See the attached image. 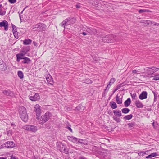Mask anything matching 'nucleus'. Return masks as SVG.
Masks as SVG:
<instances>
[{"label":"nucleus","mask_w":159,"mask_h":159,"mask_svg":"<svg viewBox=\"0 0 159 159\" xmlns=\"http://www.w3.org/2000/svg\"><path fill=\"white\" fill-rule=\"evenodd\" d=\"M19 111L20 116L22 120L25 122H26L28 120V116L25 107L23 106L20 107L19 108Z\"/></svg>","instance_id":"f257e3e1"},{"label":"nucleus","mask_w":159,"mask_h":159,"mask_svg":"<svg viewBox=\"0 0 159 159\" xmlns=\"http://www.w3.org/2000/svg\"><path fill=\"white\" fill-rule=\"evenodd\" d=\"M52 116V115L51 113L49 112H46L43 115H42L40 118H39V123L40 124H44L49 120Z\"/></svg>","instance_id":"f03ea898"},{"label":"nucleus","mask_w":159,"mask_h":159,"mask_svg":"<svg viewBox=\"0 0 159 159\" xmlns=\"http://www.w3.org/2000/svg\"><path fill=\"white\" fill-rule=\"evenodd\" d=\"M46 27V25L44 24L38 23L32 26V29L34 31L41 32L45 31Z\"/></svg>","instance_id":"7ed1b4c3"},{"label":"nucleus","mask_w":159,"mask_h":159,"mask_svg":"<svg viewBox=\"0 0 159 159\" xmlns=\"http://www.w3.org/2000/svg\"><path fill=\"white\" fill-rule=\"evenodd\" d=\"M102 41L105 43L112 42L116 40V39L113 35L109 34L105 35H102L101 37Z\"/></svg>","instance_id":"20e7f679"},{"label":"nucleus","mask_w":159,"mask_h":159,"mask_svg":"<svg viewBox=\"0 0 159 159\" xmlns=\"http://www.w3.org/2000/svg\"><path fill=\"white\" fill-rule=\"evenodd\" d=\"M23 128L25 130L34 133L36 132L38 129L37 126L33 125H25L23 126Z\"/></svg>","instance_id":"39448f33"},{"label":"nucleus","mask_w":159,"mask_h":159,"mask_svg":"<svg viewBox=\"0 0 159 159\" xmlns=\"http://www.w3.org/2000/svg\"><path fill=\"white\" fill-rule=\"evenodd\" d=\"M58 149L61 152H64L66 154H67L68 153V149L66 147V145L64 144L63 143H60L58 147Z\"/></svg>","instance_id":"423d86ee"},{"label":"nucleus","mask_w":159,"mask_h":159,"mask_svg":"<svg viewBox=\"0 0 159 159\" xmlns=\"http://www.w3.org/2000/svg\"><path fill=\"white\" fill-rule=\"evenodd\" d=\"M36 115V118L37 119H39L40 116L41 114V109L40 106L38 104L36 105L34 107Z\"/></svg>","instance_id":"0eeeda50"},{"label":"nucleus","mask_w":159,"mask_h":159,"mask_svg":"<svg viewBox=\"0 0 159 159\" xmlns=\"http://www.w3.org/2000/svg\"><path fill=\"white\" fill-rule=\"evenodd\" d=\"M4 146L3 147H5V148H13L15 146V144L13 141H8L5 143L4 144Z\"/></svg>","instance_id":"6e6552de"},{"label":"nucleus","mask_w":159,"mask_h":159,"mask_svg":"<svg viewBox=\"0 0 159 159\" xmlns=\"http://www.w3.org/2000/svg\"><path fill=\"white\" fill-rule=\"evenodd\" d=\"M4 27V29L5 30H8V22L6 20H4L0 22V27Z\"/></svg>","instance_id":"1a4fd4ad"},{"label":"nucleus","mask_w":159,"mask_h":159,"mask_svg":"<svg viewBox=\"0 0 159 159\" xmlns=\"http://www.w3.org/2000/svg\"><path fill=\"white\" fill-rule=\"evenodd\" d=\"M29 99L32 101H35L40 99V96L39 93H36L34 96H29Z\"/></svg>","instance_id":"9d476101"},{"label":"nucleus","mask_w":159,"mask_h":159,"mask_svg":"<svg viewBox=\"0 0 159 159\" xmlns=\"http://www.w3.org/2000/svg\"><path fill=\"white\" fill-rule=\"evenodd\" d=\"M66 19L69 25L74 24L76 21L75 18L72 17H69Z\"/></svg>","instance_id":"9b49d317"},{"label":"nucleus","mask_w":159,"mask_h":159,"mask_svg":"<svg viewBox=\"0 0 159 159\" xmlns=\"http://www.w3.org/2000/svg\"><path fill=\"white\" fill-rule=\"evenodd\" d=\"M86 31L89 34H95L96 33V30L95 29L93 28H87Z\"/></svg>","instance_id":"f8f14e48"},{"label":"nucleus","mask_w":159,"mask_h":159,"mask_svg":"<svg viewBox=\"0 0 159 159\" xmlns=\"http://www.w3.org/2000/svg\"><path fill=\"white\" fill-rule=\"evenodd\" d=\"M147 93L146 91H143L139 95V98L140 99L143 100L147 98Z\"/></svg>","instance_id":"ddd939ff"},{"label":"nucleus","mask_w":159,"mask_h":159,"mask_svg":"<svg viewBox=\"0 0 159 159\" xmlns=\"http://www.w3.org/2000/svg\"><path fill=\"white\" fill-rule=\"evenodd\" d=\"M25 57L24 56V54L21 53H18L16 55V61L17 62H19L21 59H23L24 57Z\"/></svg>","instance_id":"4468645a"},{"label":"nucleus","mask_w":159,"mask_h":159,"mask_svg":"<svg viewBox=\"0 0 159 159\" xmlns=\"http://www.w3.org/2000/svg\"><path fill=\"white\" fill-rule=\"evenodd\" d=\"M31 61V60L29 58L26 57H24L23 60L22 61V63L23 64H29Z\"/></svg>","instance_id":"2eb2a0df"},{"label":"nucleus","mask_w":159,"mask_h":159,"mask_svg":"<svg viewBox=\"0 0 159 159\" xmlns=\"http://www.w3.org/2000/svg\"><path fill=\"white\" fill-rule=\"evenodd\" d=\"M136 107L138 108H142L143 107V104L139 100H136L135 103Z\"/></svg>","instance_id":"dca6fc26"},{"label":"nucleus","mask_w":159,"mask_h":159,"mask_svg":"<svg viewBox=\"0 0 159 159\" xmlns=\"http://www.w3.org/2000/svg\"><path fill=\"white\" fill-rule=\"evenodd\" d=\"M84 108L85 107L84 106H82L81 104H79L78 105V106L76 107H75V109L79 111H82L84 110Z\"/></svg>","instance_id":"f3484780"},{"label":"nucleus","mask_w":159,"mask_h":159,"mask_svg":"<svg viewBox=\"0 0 159 159\" xmlns=\"http://www.w3.org/2000/svg\"><path fill=\"white\" fill-rule=\"evenodd\" d=\"M7 66L4 63H0V70L4 71L7 70Z\"/></svg>","instance_id":"a211bd4d"},{"label":"nucleus","mask_w":159,"mask_h":159,"mask_svg":"<svg viewBox=\"0 0 159 159\" xmlns=\"http://www.w3.org/2000/svg\"><path fill=\"white\" fill-rule=\"evenodd\" d=\"M3 93L5 95L11 96L13 93L9 90H4L3 91Z\"/></svg>","instance_id":"6ab92c4d"},{"label":"nucleus","mask_w":159,"mask_h":159,"mask_svg":"<svg viewBox=\"0 0 159 159\" xmlns=\"http://www.w3.org/2000/svg\"><path fill=\"white\" fill-rule=\"evenodd\" d=\"M149 152L148 151H144L139 152L138 153V155L140 156L145 157L146 155L148 154V153Z\"/></svg>","instance_id":"aec40b11"},{"label":"nucleus","mask_w":159,"mask_h":159,"mask_svg":"<svg viewBox=\"0 0 159 159\" xmlns=\"http://www.w3.org/2000/svg\"><path fill=\"white\" fill-rule=\"evenodd\" d=\"M157 155V154L156 153L154 152L151 153L149 155H147L145 157H143V158H151L154 157L156 156Z\"/></svg>","instance_id":"412c9836"},{"label":"nucleus","mask_w":159,"mask_h":159,"mask_svg":"<svg viewBox=\"0 0 159 159\" xmlns=\"http://www.w3.org/2000/svg\"><path fill=\"white\" fill-rule=\"evenodd\" d=\"M68 22L67 21V20L66 19H65L60 24V25L62 27H63L64 28V29L65 28V26L68 25Z\"/></svg>","instance_id":"4be33fe9"},{"label":"nucleus","mask_w":159,"mask_h":159,"mask_svg":"<svg viewBox=\"0 0 159 159\" xmlns=\"http://www.w3.org/2000/svg\"><path fill=\"white\" fill-rule=\"evenodd\" d=\"M114 114L118 117H120L122 116L121 111L119 110H114L113 111Z\"/></svg>","instance_id":"5701e85b"},{"label":"nucleus","mask_w":159,"mask_h":159,"mask_svg":"<svg viewBox=\"0 0 159 159\" xmlns=\"http://www.w3.org/2000/svg\"><path fill=\"white\" fill-rule=\"evenodd\" d=\"M116 100L117 103L119 104H120L122 103V99L119 98V96L117 95L116 97Z\"/></svg>","instance_id":"b1692460"},{"label":"nucleus","mask_w":159,"mask_h":159,"mask_svg":"<svg viewBox=\"0 0 159 159\" xmlns=\"http://www.w3.org/2000/svg\"><path fill=\"white\" fill-rule=\"evenodd\" d=\"M131 103V100L129 98H128L127 100L124 102V105L125 107H128Z\"/></svg>","instance_id":"393cba45"},{"label":"nucleus","mask_w":159,"mask_h":159,"mask_svg":"<svg viewBox=\"0 0 159 159\" xmlns=\"http://www.w3.org/2000/svg\"><path fill=\"white\" fill-rule=\"evenodd\" d=\"M46 80L48 84L51 85H53V82L52 80V78L51 77L46 78Z\"/></svg>","instance_id":"a878e982"},{"label":"nucleus","mask_w":159,"mask_h":159,"mask_svg":"<svg viewBox=\"0 0 159 159\" xmlns=\"http://www.w3.org/2000/svg\"><path fill=\"white\" fill-rule=\"evenodd\" d=\"M110 105L113 109H116L117 108V106L116 103L114 102H111L110 103Z\"/></svg>","instance_id":"bb28decb"},{"label":"nucleus","mask_w":159,"mask_h":159,"mask_svg":"<svg viewBox=\"0 0 159 159\" xmlns=\"http://www.w3.org/2000/svg\"><path fill=\"white\" fill-rule=\"evenodd\" d=\"M83 82L88 84H91L92 83V81L89 78L85 79L83 80Z\"/></svg>","instance_id":"cd10ccee"},{"label":"nucleus","mask_w":159,"mask_h":159,"mask_svg":"<svg viewBox=\"0 0 159 159\" xmlns=\"http://www.w3.org/2000/svg\"><path fill=\"white\" fill-rule=\"evenodd\" d=\"M32 40L30 39H25L23 41V44L25 45H29L31 43Z\"/></svg>","instance_id":"c85d7f7f"},{"label":"nucleus","mask_w":159,"mask_h":159,"mask_svg":"<svg viewBox=\"0 0 159 159\" xmlns=\"http://www.w3.org/2000/svg\"><path fill=\"white\" fill-rule=\"evenodd\" d=\"M141 23H144L145 25H149V24H153V23H152V22H151L150 20H141Z\"/></svg>","instance_id":"c756f323"},{"label":"nucleus","mask_w":159,"mask_h":159,"mask_svg":"<svg viewBox=\"0 0 159 159\" xmlns=\"http://www.w3.org/2000/svg\"><path fill=\"white\" fill-rule=\"evenodd\" d=\"M130 111V110L127 108H125L121 109L122 112L124 114H127Z\"/></svg>","instance_id":"7c9ffc66"},{"label":"nucleus","mask_w":159,"mask_h":159,"mask_svg":"<svg viewBox=\"0 0 159 159\" xmlns=\"http://www.w3.org/2000/svg\"><path fill=\"white\" fill-rule=\"evenodd\" d=\"M133 117V115L130 114L128 115L125 116L124 117V119L127 120H129L131 119Z\"/></svg>","instance_id":"2f4dec72"},{"label":"nucleus","mask_w":159,"mask_h":159,"mask_svg":"<svg viewBox=\"0 0 159 159\" xmlns=\"http://www.w3.org/2000/svg\"><path fill=\"white\" fill-rule=\"evenodd\" d=\"M130 95L133 100H136L137 98V96L136 93H130Z\"/></svg>","instance_id":"473e14b6"},{"label":"nucleus","mask_w":159,"mask_h":159,"mask_svg":"<svg viewBox=\"0 0 159 159\" xmlns=\"http://www.w3.org/2000/svg\"><path fill=\"white\" fill-rule=\"evenodd\" d=\"M18 77L20 79H22L23 78V72L20 71H19L17 73Z\"/></svg>","instance_id":"72a5a7b5"},{"label":"nucleus","mask_w":159,"mask_h":159,"mask_svg":"<svg viewBox=\"0 0 159 159\" xmlns=\"http://www.w3.org/2000/svg\"><path fill=\"white\" fill-rule=\"evenodd\" d=\"M12 25V28H13V34H14L15 37L16 38V36L15 34L16 33H17V32L16 31V27L14 25Z\"/></svg>","instance_id":"f704fd0d"},{"label":"nucleus","mask_w":159,"mask_h":159,"mask_svg":"<svg viewBox=\"0 0 159 159\" xmlns=\"http://www.w3.org/2000/svg\"><path fill=\"white\" fill-rule=\"evenodd\" d=\"M8 156L9 155L10 157V159H18V158L16 157L15 155H12L11 153H9L7 154Z\"/></svg>","instance_id":"c9c22d12"},{"label":"nucleus","mask_w":159,"mask_h":159,"mask_svg":"<svg viewBox=\"0 0 159 159\" xmlns=\"http://www.w3.org/2000/svg\"><path fill=\"white\" fill-rule=\"evenodd\" d=\"M132 72L134 74H139L142 73V72L140 70L138 69V70H133L132 71Z\"/></svg>","instance_id":"e433bc0d"},{"label":"nucleus","mask_w":159,"mask_h":159,"mask_svg":"<svg viewBox=\"0 0 159 159\" xmlns=\"http://www.w3.org/2000/svg\"><path fill=\"white\" fill-rule=\"evenodd\" d=\"M113 118V119L117 122L118 123L120 122L121 120L119 118L115 116H114Z\"/></svg>","instance_id":"4c0bfd02"},{"label":"nucleus","mask_w":159,"mask_h":159,"mask_svg":"<svg viewBox=\"0 0 159 159\" xmlns=\"http://www.w3.org/2000/svg\"><path fill=\"white\" fill-rule=\"evenodd\" d=\"M84 140L81 139H80L79 142H78V143H80L81 144H83L84 145H87V143L85 142H83V141Z\"/></svg>","instance_id":"58836bf2"},{"label":"nucleus","mask_w":159,"mask_h":159,"mask_svg":"<svg viewBox=\"0 0 159 159\" xmlns=\"http://www.w3.org/2000/svg\"><path fill=\"white\" fill-rule=\"evenodd\" d=\"M146 71L148 74L152 75L153 74L152 69H147L146 70Z\"/></svg>","instance_id":"ea45409f"},{"label":"nucleus","mask_w":159,"mask_h":159,"mask_svg":"<svg viewBox=\"0 0 159 159\" xmlns=\"http://www.w3.org/2000/svg\"><path fill=\"white\" fill-rule=\"evenodd\" d=\"M123 84V83L120 84H119L118 85H117L115 89V91H117L120 88L123 86L122 85Z\"/></svg>","instance_id":"a19ab883"},{"label":"nucleus","mask_w":159,"mask_h":159,"mask_svg":"<svg viewBox=\"0 0 159 159\" xmlns=\"http://www.w3.org/2000/svg\"><path fill=\"white\" fill-rule=\"evenodd\" d=\"M135 124L134 122L129 123L128 124V125L129 127H133L135 126Z\"/></svg>","instance_id":"79ce46f5"},{"label":"nucleus","mask_w":159,"mask_h":159,"mask_svg":"<svg viewBox=\"0 0 159 159\" xmlns=\"http://www.w3.org/2000/svg\"><path fill=\"white\" fill-rule=\"evenodd\" d=\"M73 142L75 143H78V142L80 139H78L77 138L74 137V139Z\"/></svg>","instance_id":"37998d69"},{"label":"nucleus","mask_w":159,"mask_h":159,"mask_svg":"<svg viewBox=\"0 0 159 159\" xmlns=\"http://www.w3.org/2000/svg\"><path fill=\"white\" fill-rule=\"evenodd\" d=\"M159 75H157L154 76L153 80H159Z\"/></svg>","instance_id":"c03bdc74"},{"label":"nucleus","mask_w":159,"mask_h":159,"mask_svg":"<svg viewBox=\"0 0 159 159\" xmlns=\"http://www.w3.org/2000/svg\"><path fill=\"white\" fill-rule=\"evenodd\" d=\"M148 11L146 9H140L139 10V12L140 13L143 12H148Z\"/></svg>","instance_id":"a18cd8bd"},{"label":"nucleus","mask_w":159,"mask_h":159,"mask_svg":"<svg viewBox=\"0 0 159 159\" xmlns=\"http://www.w3.org/2000/svg\"><path fill=\"white\" fill-rule=\"evenodd\" d=\"M147 68L149 69H152L153 74L156 72V67H152L151 68L148 67Z\"/></svg>","instance_id":"49530a36"},{"label":"nucleus","mask_w":159,"mask_h":159,"mask_svg":"<svg viewBox=\"0 0 159 159\" xmlns=\"http://www.w3.org/2000/svg\"><path fill=\"white\" fill-rule=\"evenodd\" d=\"M28 52V51H27V50L26 51V50L24 49L22 50L21 51V53L23 54L24 55V56L27 53V52Z\"/></svg>","instance_id":"de8ad7c7"},{"label":"nucleus","mask_w":159,"mask_h":159,"mask_svg":"<svg viewBox=\"0 0 159 159\" xmlns=\"http://www.w3.org/2000/svg\"><path fill=\"white\" fill-rule=\"evenodd\" d=\"M111 84L109 82V84L107 85V86L106 87V89H105V91L106 90L108 91L111 86Z\"/></svg>","instance_id":"09e8293b"},{"label":"nucleus","mask_w":159,"mask_h":159,"mask_svg":"<svg viewBox=\"0 0 159 159\" xmlns=\"http://www.w3.org/2000/svg\"><path fill=\"white\" fill-rule=\"evenodd\" d=\"M74 137L73 136H68V139L69 140H70V141H72V142L73 141L74 139Z\"/></svg>","instance_id":"8fccbe9b"},{"label":"nucleus","mask_w":159,"mask_h":159,"mask_svg":"<svg viewBox=\"0 0 159 159\" xmlns=\"http://www.w3.org/2000/svg\"><path fill=\"white\" fill-rule=\"evenodd\" d=\"M115 79L114 78H112L111 79L109 82L111 84H112L114 83V82L115 81Z\"/></svg>","instance_id":"3c124183"},{"label":"nucleus","mask_w":159,"mask_h":159,"mask_svg":"<svg viewBox=\"0 0 159 159\" xmlns=\"http://www.w3.org/2000/svg\"><path fill=\"white\" fill-rule=\"evenodd\" d=\"M5 13H6L5 11H4L2 10H0V15H5Z\"/></svg>","instance_id":"603ef678"},{"label":"nucleus","mask_w":159,"mask_h":159,"mask_svg":"<svg viewBox=\"0 0 159 159\" xmlns=\"http://www.w3.org/2000/svg\"><path fill=\"white\" fill-rule=\"evenodd\" d=\"M9 2L11 4L15 3L16 2V0H8Z\"/></svg>","instance_id":"864d4df0"},{"label":"nucleus","mask_w":159,"mask_h":159,"mask_svg":"<svg viewBox=\"0 0 159 159\" xmlns=\"http://www.w3.org/2000/svg\"><path fill=\"white\" fill-rule=\"evenodd\" d=\"M154 101H155L156 100L157 98V95L155 93H154Z\"/></svg>","instance_id":"5fc2aeb1"},{"label":"nucleus","mask_w":159,"mask_h":159,"mask_svg":"<svg viewBox=\"0 0 159 159\" xmlns=\"http://www.w3.org/2000/svg\"><path fill=\"white\" fill-rule=\"evenodd\" d=\"M67 128L68 129V130L70 131V132H73L72 129L70 127L68 126V127H67Z\"/></svg>","instance_id":"6e6d98bb"},{"label":"nucleus","mask_w":159,"mask_h":159,"mask_svg":"<svg viewBox=\"0 0 159 159\" xmlns=\"http://www.w3.org/2000/svg\"><path fill=\"white\" fill-rule=\"evenodd\" d=\"M154 25L157 26H159V23H156L153 25Z\"/></svg>","instance_id":"4d7b16f0"},{"label":"nucleus","mask_w":159,"mask_h":159,"mask_svg":"<svg viewBox=\"0 0 159 159\" xmlns=\"http://www.w3.org/2000/svg\"><path fill=\"white\" fill-rule=\"evenodd\" d=\"M82 34L84 35H86L87 34L86 33L84 32H83Z\"/></svg>","instance_id":"13d9d810"},{"label":"nucleus","mask_w":159,"mask_h":159,"mask_svg":"<svg viewBox=\"0 0 159 159\" xmlns=\"http://www.w3.org/2000/svg\"><path fill=\"white\" fill-rule=\"evenodd\" d=\"M76 7L77 8H79L80 7V5H76Z\"/></svg>","instance_id":"bf43d9fd"},{"label":"nucleus","mask_w":159,"mask_h":159,"mask_svg":"<svg viewBox=\"0 0 159 159\" xmlns=\"http://www.w3.org/2000/svg\"><path fill=\"white\" fill-rule=\"evenodd\" d=\"M33 43L35 46H36L37 43L36 42H34Z\"/></svg>","instance_id":"052dcab7"},{"label":"nucleus","mask_w":159,"mask_h":159,"mask_svg":"<svg viewBox=\"0 0 159 159\" xmlns=\"http://www.w3.org/2000/svg\"><path fill=\"white\" fill-rule=\"evenodd\" d=\"M6 157H0V159H7Z\"/></svg>","instance_id":"680f3d73"},{"label":"nucleus","mask_w":159,"mask_h":159,"mask_svg":"<svg viewBox=\"0 0 159 159\" xmlns=\"http://www.w3.org/2000/svg\"><path fill=\"white\" fill-rule=\"evenodd\" d=\"M2 7V4L0 5V10H1V8Z\"/></svg>","instance_id":"e2e57ef3"},{"label":"nucleus","mask_w":159,"mask_h":159,"mask_svg":"<svg viewBox=\"0 0 159 159\" xmlns=\"http://www.w3.org/2000/svg\"><path fill=\"white\" fill-rule=\"evenodd\" d=\"M156 71H158L159 70V68H156Z\"/></svg>","instance_id":"0e129e2a"},{"label":"nucleus","mask_w":159,"mask_h":159,"mask_svg":"<svg viewBox=\"0 0 159 159\" xmlns=\"http://www.w3.org/2000/svg\"><path fill=\"white\" fill-rule=\"evenodd\" d=\"M158 98H159V103L157 105V107L158 108H159V95L158 96Z\"/></svg>","instance_id":"69168bd1"},{"label":"nucleus","mask_w":159,"mask_h":159,"mask_svg":"<svg viewBox=\"0 0 159 159\" xmlns=\"http://www.w3.org/2000/svg\"><path fill=\"white\" fill-rule=\"evenodd\" d=\"M80 159H86L85 158L83 157H81Z\"/></svg>","instance_id":"338daca9"},{"label":"nucleus","mask_w":159,"mask_h":159,"mask_svg":"<svg viewBox=\"0 0 159 159\" xmlns=\"http://www.w3.org/2000/svg\"><path fill=\"white\" fill-rule=\"evenodd\" d=\"M11 126H14L15 125L14 124H12V123H11Z\"/></svg>","instance_id":"774afa93"}]
</instances>
